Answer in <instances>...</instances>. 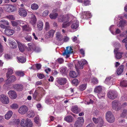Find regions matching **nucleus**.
<instances>
[{"label":"nucleus","mask_w":127,"mask_h":127,"mask_svg":"<svg viewBox=\"0 0 127 127\" xmlns=\"http://www.w3.org/2000/svg\"><path fill=\"white\" fill-rule=\"evenodd\" d=\"M106 118L109 123H111L114 122L115 119L113 115L110 111L107 112L106 114Z\"/></svg>","instance_id":"1"},{"label":"nucleus","mask_w":127,"mask_h":127,"mask_svg":"<svg viewBox=\"0 0 127 127\" xmlns=\"http://www.w3.org/2000/svg\"><path fill=\"white\" fill-rule=\"evenodd\" d=\"M63 39V36L61 32H57L56 34V44L58 45H61L63 43L62 41Z\"/></svg>","instance_id":"2"},{"label":"nucleus","mask_w":127,"mask_h":127,"mask_svg":"<svg viewBox=\"0 0 127 127\" xmlns=\"http://www.w3.org/2000/svg\"><path fill=\"white\" fill-rule=\"evenodd\" d=\"M120 103L117 101H113L112 103V108L116 111H118L121 109Z\"/></svg>","instance_id":"3"},{"label":"nucleus","mask_w":127,"mask_h":127,"mask_svg":"<svg viewBox=\"0 0 127 127\" xmlns=\"http://www.w3.org/2000/svg\"><path fill=\"white\" fill-rule=\"evenodd\" d=\"M107 95L110 99H114L117 97V94L116 91H110L108 92Z\"/></svg>","instance_id":"4"},{"label":"nucleus","mask_w":127,"mask_h":127,"mask_svg":"<svg viewBox=\"0 0 127 127\" xmlns=\"http://www.w3.org/2000/svg\"><path fill=\"white\" fill-rule=\"evenodd\" d=\"M72 47H67L66 48V49L65 50L64 53H63L64 55H66V58H67L70 56V54L72 53Z\"/></svg>","instance_id":"5"},{"label":"nucleus","mask_w":127,"mask_h":127,"mask_svg":"<svg viewBox=\"0 0 127 127\" xmlns=\"http://www.w3.org/2000/svg\"><path fill=\"white\" fill-rule=\"evenodd\" d=\"M84 121V119L82 117H79L75 122L74 127H82Z\"/></svg>","instance_id":"6"},{"label":"nucleus","mask_w":127,"mask_h":127,"mask_svg":"<svg viewBox=\"0 0 127 127\" xmlns=\"http://www.w3.org/2000/svg\"><path fill=\"white\" fill-rule=\"evenodd\" d=\"M0 99L1 102L4 104H7L9 102L8 97L5 95H0Z\"/></svg>","instance_id":"7"},{"label":"nucleus","mask_w":127,"mask_h":127,"mask_svg":"<svg viewBox=\"0 0 127 127\" xmlns=\"http://www.w3.org/2000/svg\"><path fill=\"white\" fill-rule=\"evenodd\" d=\"M9 23L7 20L2 19L0 21V27L1 28L5 29L7 28V26L6 25H9Z\"/></svg>","instance_id":"8"},{"label":"nucleus","mask_w":127,"mask_h":127,"mask_svg":"<svg viewBox=\"0 0 127 127\" xmlns=\"http://www.w3.org/2000/svg\"><path fill=\"white\" fill-rule=\"evenodd\" d=\"M28 110V108L27 106L25 105H23L19 108L18 112L21 114H25Z\"/></svg>","instance_id":"9"},{"label":"nucleus","mask_w":127,"mask_h":127,"mask_svg":"<svg viewBox=\"0 0 127 127\" xmlns=\"http://www.w3.org/2000/svg\"><path fill=\"white\" fill-rule=\"evenodd\" d=\"M84 65L81 61H78L77 64H75V67L76 70L79 74L80 72L79 69H82L83 68V66Z\"/></svg>","instance_id":"10"},{"label":"nucleus","mask_w":127,"mask_h":127,"mask_svg":"<svg viewBox=\"0 0 127 127\" xmlns=\"http://www.w3.org/2000/svg\"><path fill=\"white\" fill-rule=\"evenodd\" d=\"M57 82L61 85H64L66 82V80L65 78H57Z\"/></svg>","instance_id":"11"},{"label":"nucleus","mask_w":127,"mask_h":127,"mask_svg":"<svg viewBox=\"0 0 127 127\" xmlns=\"http://www.w3.org/2000/svg\"><path fill=\"white\" fill-rule=\"evenodd\" d=\"M14 7L11 5L7 4L4 5V8L5 10L8 12H11L13 10Z\"/></svg>","instance_id":"12"},{"label":"nucleus","mask_w":127,"mask_h":127,"mask_svg":"<svg viewBox=\"0 0 127 127\" xmlns=\"http://www.w3.org/2000/svg\"><path fill=\"white\" fill-rule=\"evenodd\" d=\"M69 17L68 15L65 17H63V16L61 15L60 16V17L58 18V21L59 22H68L69 20Z\"/></svg>","instance_id":"13"},{"label":"nucleus","mask_w":127,"mask_h":127,"mask_svg":"<svg viewBox=\"0 0 127 127\" xmlns=\"http://www.w3.org/2000/svg\"><path fill=\"white\" fill-rule=\"evenodd\" d=\"M8 94L10 97L12 99H15L17 97V94L14 91H10L8 92Z\"/></svg>","instance_id":"14"},{"label":"nucleus","mask_w":127,"mask_h":127,"mask_svg":"<svg viewBox=\"0 0 127 127\" xmlns=\"http://www.w3.org/2000/svg\"><path fill=\"white\" fill-rule=\"evenodd\" d=\"M5 33L7 36H9L12 35L14 32V31L13 30L10 29H5Z\"/></svg>","instance_id":"15"},{"label":"nucleus","mask_w":127,"mask_h":127,"mask_svg":"<svg viewBox=\"0 0 127 127\" xmlns=\"http://www.w3.org/2000/svg\"><path fill=\"white\" fill-rule=\"evenodd\" d=\"M72 24L71 27L73 29L76 30L79 26V22L78 21H72L71 22Z\"/></svg>","instance_id":"16"},{"label":"nucleus","mask_w":127,"mask_h":127,"mask_svg":"<svg viewBox=\"0 0 127 127\" xmlns=\"http://www.w3.org/2000/svg\"><path fill=\"white\" fill-rule=\"evenodd\" d=\"M19 15L22 17L26 16L27 14V12L22 8H20L19 10Z\"/></svg>","instance_id":"17"},{"label":"nucleus","mask_w":127,"mask_h":127,"mask_svg":"<svg viewBox=\"0 0 127 127\" xmlns=\"http://www.w3.org/2000/svg\"><path fill=\"white\" fill-rule=\"evenodd\" d=\"M71 110L75 113H78L80 111V110L78 109L77 106L76 105L72 106Z\"/></svg>","instance_id":"18"},{"label":"nucleus","mask_w":127,"mask_h":127,"mask_svg":"<svg viewBox=\"0 0 127 127\" xmlns=\"http://www.w3.org/2000/svg\"><path fill=\"white\" fill-rule=\"evenodd\" d=\"M31 20L30 23L33 25H34L36 22V19L35 16L33 14H32L31 15Z\"/></svg>","instance_id":"19"},{"label":"nucleus","mask_w":127,"mask_h":127,"mask_svg":"<svg viewBox=\"0 0 127 127\" xmlns=\"http://www.w3.org/2000/svg\"><path fill=\"white\" fill-rule=\"evenodd\" d=\"M13 87L15 89L18 91H21L23 88V85L21 84H15Z\"/></svg>","instance_id":"20"},{"label":"nucleus","mask_w":127,"mask_h":127,"mask_svg":"<svg viewBox=\"0 0 127 127\" xmlns=\"http://www.w3.org/2000/svg\"><path fill=\"white\" fill-rule=\"evenodd\" d=\"M124 66L123 65H120L118 68L117 71V73L118 75H120L123 72Z\"/></svg>","instance_id":"21"},{"label":"nucleus","mask_w":127,"mask_h":127,"mask_svg":"<svg viewBox=\"0 0 127 127\" xmlns=\"http://www.w3.org/2000/svg\"><path fill=\"white\" fill-rule=\"evenodd\" d=\"M92 16L91 13L89 11L84 12L83 18L85 19H88L90 18Z\"/></svg>","instance_id":"22"},{"label":"nucleus","mask_w":127,"mask_h":127,"mask_svg":"<svg viewBox=\"0 0 127 127\" xmlns=\"http://www.w3.org/2000/svg\"><path fill=\"white\" fill-rule=\"evenodd\" d=\"M117 51H116L115 54V57L116 58L118 59H120L122 57V54L123 53L121 52H117Z\"/></svg>","instance_id":"23"},{"label":"nucleus","mask_w":127,"mask_h":127,"mask_svg":"<svg viewBox=\"0 0 127 127\" xmlns=\"http://www.w3.org/2000/svg\"><path fill=\"white\" fill-rule=\"evenodd\" d=\"M13 114L12 112L11 111H8L5 115V119L8 120L11 117Z\"/></svg>","instance_id":"24"},{"label":"nucleus","mask_w":127,"mask_h":127,"mask_svg":"<svg viewBox=\"0 0 127 127\" xmlns=\"http://www.w3.org/2000/svg\"><path fill=\"white\" fill-rule=\"evenodd\" d=\"M38 29L39 31L41 30L43 28V23L41 21H39L37 23Z\"/></svg>","instance_id":"25"},{"label":"nucleus","mask_w":127,"mask_h":127,"mask_svg":"<svg viewBox=\"0 0 127 127\" xmlns=\"http://www.w3.org/2000/svg\"><path fill=\"white\" fill-rule=\"evenodd\" d=\"M55 31L53 30H51L47 32L46 34V37L48 38L51 37H52L54 34Z\"/></svg>","instance_id":"26"},{"label":"nucleus","mask_w":127,"mask_h":127,"mask_svg":"<svg viewBox=\"0 0 127 127\" xmlns=\"http://www.w3.org/2000/svg\"><path fill=\"white\" fill-rule=\"evenodd\" d=\"M65 120L69 122H72L73 120V117L71 115H68L65 117L64 118Z\"/></svg>","instance_id":"27"},{"label":"nucleus","mask_w":127,"mask_h":127,"mask_svg":"<svg viewBox=\"0 0 127 127\" xmlns=\"http://www.w3.org/2000/svg\"><path fill=\"white\" fill-rule=\"evenodd\" d=\"M17 58L18 62L21 63H24L26 61L25 57H24L21 56L19 57H17Z\"/></svg>","instance_id":"28"},{"label":"nucleus","mask_w":127,"mask_h":127,"mask_svg":"<svg viewBox=\"0 0 127 127\" xmlns=\"http://www.w3.org/2000/svg\"><path fill=\"white\" fill-rule=\"evenodd\" d=\"M126 23V21L124 19L120 20L119 23V27H121L122 28V29Z\"/></svg>","instance_id":"29"},{"label":"nucleus","mask_w":127,"mask_h":127,"mask_svg":"<svg viewBox=\"0 0 127 127\" xmlns=\"http://www.w3.org/2000/svg\"><path fill=\"white\" fill-rule=\"evenodd\" d=\"M7 82H8L10 83L11 82H13L15 81L16 80V78L15 76L13 75H12L10 77L7 78Z\"/></svg>","instance_id":"30"},{"label":"nucleus","mask_w":127,"mask_h":127,"mask_svg":"<svg viewBox=\"0 0 127 127\" xmlns=\"http://www.w3.org/2000/svg\"><path fill=\"white\" fill-rule=\"evenodd\" d=\"M10 47L12 48H15L17 46V44L13 41H11L9 42Z\"/></svg>","instance_id":"31"},{"label":"nucleus","mask_w":127,"mask_h":127,"mask_svg":"<svg viewBox=\"0 0 127 127\" xmlns=\"http://www.w3.org/2000/svg\"><path fill=\"white\" fill-rule=\"evenodd\" d=\"M22 26L23 31H29L30 30V28L29 27L28 24L23 25Z\"/></svg>","instance_id":"32"},{"label":"nucleus","mask_w":127,"mask_h":127,"mask_svg":"<svg viewBox=\"0 0 127 127\" xmlns=\"http://www.w3.org/2000/svg\"><path fill=\"white\" fill-rule=\"evenodd\" d=\"M69 75L70 77L75 78L78 76V74L74 71H71L70 72Z\"/></svg>","instance_id":"33"},{"label":"nucleus","mask_w":127,"mask_h":127,"mask_svg":"<svg viewBox=\"0 0 127 127\" xmlns=\"http://www.w3.org/2000/svg\"><path fill=\"white\" fill-rule=\"evenodd\" d=\"M32 123L31 121L29 119H27L26 121V126L27 127H31L32 126Z\"/></svg>","instance_id":"34"},{"label":"nucleus","mask_w":127,"mask_h":127,"mask_svg":"<svg viewBox=\"0 0 127 127\" xmlns=\"http://www.w3.org/2000/svg\"><path fill=\"white\" fill-rule=\"evenodd\" d=\"M99 123L97 125V127H101L103 126L104 123L103 120L101 118H99Z\"/></svg>","instance_id":"35"},{"label":"nucleus","mask_w":127,"mask_h":127,"mask_svg":"<svg viewBox=\"0 0 127 127\" xmlns=\"http://www.w3.org/2000/svg\"><path fill=\"white\" fill-rule=\"evenodd\" d=\"M127 114V109H124L123 110L120 115V116L123 118L125 117Z\"/></svg>","instance_id":"36"},{"label":"nucleus","mask_w":127,"mask_h":127,"mask_svg":"<svg viewBox=\"0 0 127 127\" xmlns=\"http://www.w3.org/2000/svg\"><path fill=\"white\" fill-rule=\"evenodd\" d=\"M115 46V48L114 50V52L115 53L116 51H118L119 48L120 47L121 45L120 43L118 42L115 43L114 44Z\"/></svg>","instance_id":"37"},{"label":"nucleus","mask_w":127,"mask_h":127,"mask_svg":"<svg viewBox=\"0 0 127 127\" xmlns=\"http://www.w3.org/2000/svg\"><path fill=\"white\" fill-rule=\"evenodd\" d=\"M52 19H55L56 18V10H54L51 13L49 16Z\"/></svg>","instance_id":"38"},{"label":"nucleus","mask_w":127,"mask_h":127,"mask_svg":"<svg viewBox=\"0 0 127 127\" xmlns=\"http://www.w3.org/2000/svg\"><path fill=\"white\" fill-rule=\"evenodd\" d=\"M13 70L11 68H9L8 69V71L6 73V77L8 78L10 75L12 74L13 73Z\"/></svg>","instance_id":"39"},{"label":"nucleus","mask_w":127,"mask_h":127,"mask_svg":"<svg viewBox=\"0 0 127 127\" xmlns=\"http://www.w3.org/2000/svg\"><path fill=\"white\" fill-rule=\"evenodd\" d=\"M17 43L18 45V47L20 51L22 52H23L24 50L23 46L20 42H18Z\"/></svg>","instance_id":"40"},{"label":"nucleus","mask_w":127,"mask_h":127,"mask_svg":"<svg viewBox=\"0 0 127 127\" xmlns=\"http://www.w3.org/2000/svg\"><path fill=\"white\" fill-rule=\"evenodd\" d=\"M102 88L101 86H99L96 87L94 91L95 92L98 93L102 91Z\"/></svg>","instance_id":"41"},{"label":"nucleus","mask_w":127,"mask_h":127,"mask_svg":"<svg viewBox=\"0 0 127 127\" xmlns=\"http://www.w3.org/2000/svg\"><path fill=\"white\" fill-rule=\"evenodd\" d=\"M31 8L33 10H36L38 8V6L36 4L33 3L31 5Z\"/></svg>","instance_id":"42"},{"label":"nucleus","mask_w":127,"mask_h":127,"mask_svg":"<svg viewBox=\"0 0 127 127\" xmlns=\"http://www.w3.org/2000/svg\"><path fill=\"white\" fill-rule=\"evenodd\" d=\"M34 122L35 123L38 125L39 126H41V124L40 123L39 120V119L38 116L36 117L34 119Z\"/></svg>","instance_id":"43"},{"label":"nucleus","mask_w":127,"mask_h":127,"mask_svg":"<svg viewBox=\"0 0 127 127\" xmlns=\"http://www.w3.org/2000/svg\"><path fill=\"white\" fill-rule=\"evenodd\" d=\"M86 87V84H82L79 87V89L80 91H82L85 89Z\"/></svg>","instance_id":"44"},{"label":"nucleus","mask_w":127,"mask_h":127,"mask_svg":"<svg viewBox=\"0 0 127 127\" xmlns=\"http://www.w3.org/2000/svg\"><path fill=\"white\" fill-rule=\"evenodd\" d=\"M120 85L123 87H127V81L126 80L122 81L120 83Z\"/></svg>","instance_id":"45"},{"label":"nucleus","mask_w":127,"mask_h":127,"mask_svg":"<svg viewBox=\"0 0 127 127\" xmlns=\"http://www.w3.org/2000/svg\"><path fill=\"white\" fill-rule=\"evenodd\" d=\"M50 27L49 23L48 22H46L45 24V30L47 31L50 29Z\"/></svg>","instance_id":"46"},{"label":"nucleus","mask_w":127,"mask_h":127,"mask_svg":"<svg viewBox=\"0 0 127 127\" xmlns=\"http://www.w3.org/2000/svg\"><path fill=\"white\" fill-rule=\"evenodd\" d=\"M28 45L29 46V48L30 50H33L34 49L35 46L33 43H29L28 44Z\"/></svg>","instance_id":"47"},{"label":"nucleus","mask_w":127,"mask_h":127,"mask_svg":"<svg viewBox=\"0 0 127 127\" xmlns=\"http://www.w3.org/2000/svg\"><path fill=\"white\" fill-rule=\"evenodd\" d=\"M67 22H64L62 25V28H66L69 26L71 24V22L66 23Z\"/></svg>","instance_id":"48"},{"label":"nucleus","mask_w":127,"mask_h":127,"mask_svg":"<svg viewBox=\"0 0 127 127\" xmlns=\"http://www.w3.org/2000/svg\"><path fill=\"white\" fill-rule=\"evenodd\" d=\"M67 68L66 67H62L60 70L61 73L66 74L67 73Z\"/></svg>","instance_id":"49"},{"label":"nucleus","mask_w":127,"mask_h":127,"mask_svg":"<svg viewBox=\"0 0 127 127\" xmlns=\"http://www.w3.org/2000/svg\"><path fill=\"white\" fill-rule=\"evenodd\" d=\"M10 107L13 109H16L18 107V105L16 103H13L10 106Z\"/></svg>","instance_id":"50"},{"label":"nucleus","mask_w":127,"mask_h":127,"mask_svg":"<svg viewBox=\"0 0 127 127\" xmlns=\"http://www.w3.org/2000/svg\"><path fill=\"white\" fill-rule=\"evenodd\" d=\"M45 102L47 104H50L54 102V101L53 100L46 98L45 100Z\"/></svg>","instance_id":"51"},{"label":"nucleus","mask_w":127,"mask_h":127,"mask_svg":"<svg viewBox=\"0 0 127 127\" xmlns=\"http://www.w3.org/2000/svg\"><path fill=\"white\" fill-rule=\"evenodd\" d=\"M16 73L20 77L23 76L24 74L23 72L21 71H17Z\"/></svg>","instance_id":"52"},{"label":"nucleus","mask_w":127,"mask_h":127,"mask_svg":"<svg viewBox=\"0 0 127 127\" xmlns=\"http://www.w3.org/2000/svg\"><path fill=\"white\" fill-rule=\"evenodd\" d=\"M92 82L94 84H96L98 83V81L97 78L93 77L92 79Z\"/></svg>","instance_id":"53"},{"label":"nucleus","mask_w":127,"mask_h":127,"mask_svg":"<svg viewBox=\"0 0 127 127\" xmlns=\"http://www.w3.org/2000/svg\"><path fill=\"white\" fill-rule=\"evenodd\" d=\"M26 121L24 119H23L21 120V125L24 127H26Z\"/></svg>","instance_id":"54"},{"label":"nucleus","mask_w":127,"mask_h":127,"mask_svg":"<svg viewBox=\"0 0 127 127\" xmlns=\"http://www.w3.org/2000/svg\"><path fill=\"white\" fill-rule=\"evenodd\" d=\"M30 117H33L34 115V114L33 111L32 110L29 111L28 113Z\"/></svg>","instance_id":"55"},{"label":"nucleus","mask_w":127,"mask_h":127,"mask_svg":"<svg viewBox=\"0 0 127 127\" xmlns=\"http://www.w3.org/2000/svg\"><path fill=\"white\" fill-rule=\"evenodd\" d=\"M39 94L38 93L37 91L36 90H35L34 94L32 95V98H35V97L39 95Z\"/></svg>","instance_id":"56"},{"label":"nucleus","mask_w":127,"mask_h":127,"mask_svg":"<svg viewBox=\"0 0 127 127\" xmlns=\"http://www.w3.org/2000/svg\"><path fill=\"white\" fill-rule=\"evenodd\" d=\"M25 39L28 41H30L32 40V37L30 35H28L25 37Z\"/></svg>","instance_id":"57"},{"label":"nucleus","mask_w":127,"mask_h":127,"mask_svg":"<svg viewBox=\"0 0 127 127\" xmlns=\"http://www.w3.org/2000/svg\"><path fill=\"white\" fill-rule=\"evenodd\" d=\"M20 120L19 119H14L13 120L12 123L14 124L18 125L20 122Z\"/></svg>","instance_id":"58"},{"label":"nucleus","mask_w":127,"mask_h":127,"mask_svg":"<svg viewBox=\"0 0 127 127\" xmlns=\"http://www.w3.org/2000/svg\"><path fill=\"white\" fill-rule=\"evenodd\" d=\"M48 13V10H45L42 13V14L43 16L45 17L47 15Z\"/></svg>","instance_id":"59"},{"label":"nucleus","mask_w":127,"mask_h":127,"mask_svg":"<svg viewBox=\"0 0 127 127\" xmlns=\"http://www.w3.org/2000/svg\"><path fill=\"white\" fill-rule=\"evenodd\" d=\"M57 61L60 64H62L64 62V59L62 58H58Z\"/></svg>","instance_id":"60"},{"label":"nucleus","mask_w":127,"mask_h":127,"mask_svg":"<svg viewBox=\"0 0 127 127\" xmlns=\"http://www.w3.org/2000/svg\"><path fill=\"white\" fill-rule=\"evenodd\" d=\"M127 107V103L126 102L123 103L120 106L121 109V108L126 107Z\"/></svg>","instance_id":"61"},{"label":"nucleus","mask_w":127,"mask_h":127,"mask_svg":"<svg viewBox=\"0 0 127 127\" xmlns=\"http://www.w3.org/2000/svg\"><path fill=\"white\" fill-rule=\"evenodd\" d=\"M120 36L122 37H126L127 38V31L126 32H124L120 34Z\"/></svg>","instance_id":"62"},{"label":"nucleus","mask_w":127,"mask_h":127,"mask_svg":"<svg viewBox=\"0 0 127 127\" xmlns=\"http://www.w3.org/2000/svg\"><path fill=\"white\" fill-rule=\"evenodd\" d=\"M35 98H33L32 99L35 100L36 101H39L41 99V96L40 95L35 97Z\"/></svg>","instance_id":"63"},{"label":"nucleus","mask_w":127,"mask_h":127,"mask_svg":"<svg viewBox=\"0 0 127 127\" xmlns=\"http://www.w3.org/2000/svg\"><path fill=\"white\" fill-rule=\"evenodd\" d=\"M90 4V2L88 0H84V4L85 6L89 5Z\"/></svg>","instance_id":"64"}]
</instances>
